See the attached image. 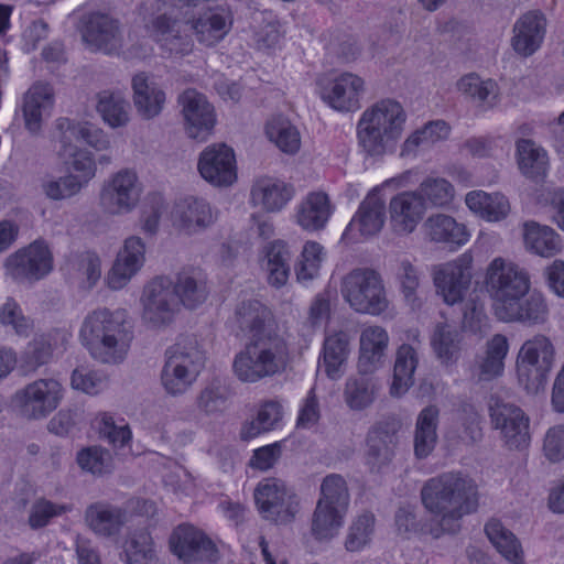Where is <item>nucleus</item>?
Here are the masks:
<instances>
[{
    "instance_id": "1",
    "label": "nucleus",
    "mask_w": 564,
    "mask_h": 564,
    "mask_svg": "<svg viewBox=\"0 0 564 564\" xmlns=\"http://www.w3.org/2000/svg\"><path fill=\"white\" fill-rule=\"evenodd\" d=\"M421 496L424 507L438 517V523L427 530L435 539L458 533L463 517L476 511L479 500L476 482L458 473H446L430 479L422 488Z\"/></svg>"
},
{
    "instance_id": "2",
    "label": "nucleus",
    "mask_w": 564,
    "mask_h": 564,
    "mask_svg": "<svg viewBox=\"0 0 564 564\" xmlns=\"http://www.w3.org/2000/svg\"><path fill=\"white\" fill-rule=\"evenodd\" d=\"M78 340L94 360L105 365L121 364L133 340L127 312L106 307L88 312L79 325Z\"/></svg>"
},
{
    "instance_id": "3",
    "label": "nucleus",
    "mask_w": 564,
    "mask_h": 564,
    "mask_svg": "<svg viewBox=\"0 0 564 564\" xmlns=\"http://www.w3.org/2000/svg\"><path fill=\"white\" fill-rule=\"evenodd\" d=\"M406 112L395 99H381L365 109L357 121L356 137L361 151L380 158L394 151L400 141Z\"/></svg>"
},
{
    "instance_id": "4",
    "label": "nucleus",
    "mask_w": 564,
    "mask_h": 564,
    "mask_svg": "<svg viewBox=\"0 0 564 564\" xmlns=\"http://www.w3.org/2000/svg\"><path fill=\"white\" fill-rule=\"evenodd\" d=\"M290 361L286 334L250 337L231 361V372L241 383H258L282 373Z\"/></svg>"
},
{
    "instance_id": "5",
    "label": "nucleus",
    "mask_w": 564,
    "mask_h": 564,
    "mask_svg": "<svg viewBox=\"0 0 564 564\" xmlns=\"http://www.w3.org/2000/svg\"><path fill=\"white\" fill-rule=\"evenodd\" d=\"M55 130L54 139L57 144V156L73 172H84L87 176H95L97 165L94 154L77 147L74 141L83 140L96 151H107L111 147L108 134L91 122L69 118H58L55 121Z\"/></svg>"
},
{
    "instance_id": "6",
    "label": "nucleus",
    "mask_w": 564,
    "mask_h": 564,
    "mask_svg": "<svg viewBox=\"0 0 564 564\" xmlns=\"http://www.w3.org/2000/svg\"><path fill=\"white\" fill-rule=\"evenodd\" d=\"M206 365V354L195 338H184L167 347L160 371L163 391L173 398L186 394Z\"/></svg>"
},
{
    "instance_id": "7",
    "label": "nucleus",
    "mask_w": 564,
    "mask_h": 564,
    "mask_svg": "<svg viewBox=\"0 0 564 564\" xmlns=\"http://www.w3.org/2000/svg\"><path fill=\"white\" fill-rule=\"evenodd\" d=\"M555 358V346L546 335L535 334L525 339L516 356L518 384L528 394L544 391L554 368Z\"/></svg>"
},
{
    "instance_id": "8",
    "label": "nucleus",
    "mask_w": 564,
    "mask_h": 564,
    "mask_svg": "<svg viewBox=\"0 0 564 564\" xmlns=\"http://www.w3.org/2000/svg\"><path fill=\"white\" fill-rule=\"evenodd\" d=\"M340 294L358 314L380 316L390 306L383 280L372 269L358 268L346 273L341 278Z\"/></svg>"
},
{
    "instance_id": "9",
    "label": "nucleus",
    "mask_w": 564,
    "mask_h": 564,
    "mask_svg": "<svg viewBox=\"0 0 564 564\" xmlns=\"http://www.w3.org/2000/svg\"><path fill=\"white\" fill-rule=\"evenodd\" d=\"M166 8V0H143L141 13L144 29L163 56H185L193 51L194 42L176 20L167 17Z\"/></svg>"
},
{
    "instance_id": "10",
    "label": "nucleus",
    "mask_w": 564,
    "mask_h": 564,
    "mask_svg": "<svg viewBox=\"0 0 564 564\" xmlns=\"http://www.w3.org/2000/svg\"><path fill=\"white\" fill-rule=\"evenodd\" d=\"M484 283L492 301L495 316L514 300L525 296L531 290L529 272L502 257H496L489 262Z\"/></svg>"
},
{
    "instance_id": "11",
    "label": "nucleus",
    "mask_w": 564,
    "mask_h": 564,
    "mask_svg": "<svg viewBox=\"0 0 564 564\" xmlns=\"http://www.w3.org/2000/svg\"><path fill=\"white\" fill-rule=\"evenodd\" d=\"M143 191L139 173L132 167H122L102 182L98 196L99 206L110 216L130 214L139 206Z\"/></svg>"
},
{
    "instance_id": "12",
    "label": "nucleus",
    "mask_w": 564,
    "mask_h": 564,
    "mask_svg": "<svg viewBox=\"0 0 564 564\" xmlns=\"http://www.w3.org/2000/svg\"><path fill=\"white\" fill-rule=\"evenodd\" d=\"M141 319L155 329L173 323L180 312L173 281L167 276H155L143 285L140 295Z\"/></svg>"
},
{
    "instance_id": "13",
    "label": "nucleus",
    "mask_w": 564,
    "mask_h": 564,
    "mask_svg": "<svg viewBox=\"0 0 564 564\" xmlns=\"http://www.w3.org/2000/svg\"><path fill=\"white\" fill-rule=\"evenodd\" d=\"M54 268V257L48 243L34 240L10 253L4 262V274L18 283H34L46 278Z\"/></svg>"
},
{
    "instance_id": "14",
    "label": "nucleus",
    "mask_w": 564,
    "mask_h": 564,
    "mask_svg": "<svg viewBox=\"0 0 564 564\" xmlns=\"http://www.w3.org/2000/svg\"><path fill=\"white\" fill-rule=\"evenodd\" d=\"M474 278V258L464 252L453 260L438 263L432 269L435 293L449 306L462 303Z\"/></svg>"
},
{
    "instance_id": "15",
    "label": "nucleus",
    "mask_w": 564,
    "mask_h": 564,
    "mask_svg": "<svg viewBox=\"0 0 564 564\" xmlns=\"http://www.w3.org/2000/svg\"><path fill=\"white\" fill-rule=\"evenodd\" d=\"M64 392V387L58 380L37 379L18 390L12 403L25 417L43 419L59 405Z\"/></svg>"
},
{
    "instance_id": "16",
    "label": "nucleus",
    "mask_w": 564,
    "mask_h": 564,
    "mask_svg": "<svg viewBox=\"0 0 564 564\" xmlns=\"http://www.w3.org/2000/svg\"><path fill=\"white\" fill-rule=\"evenodd\" d=\"M489 416L506 447L521 449L530 444V419L521 408L498 398L492 399Z\"/></svg>"
},
{
    "instance_id": "17",
    "label": "nucleus",
    "mask_w": 564,
    "mask_h": 564,
    "mask_svg": "<svg viewBox=\"0 0 564 564\" xmlns=\"http://www.w3.org/2000/svg\"><path fill=\"white\" fill-rule=\"evenodd\" d=\"M178 105L185 134L199 142L206 141L217 122L214 106L195 89L185 90L178 98Z\"/></svg>"
},
{
    "instance_id": "18",
    "label": "nucleus",
    "mask_w": 564,
    "mask_h": 564,
    "mask_svg": "<svg viewBox=\"0 0 564 564\" xmlns=\"http://www.w3.org/2000/svg\"><path fill=\"white\" fill-rule=\"evenodd\" d=\"M219 210L202 197L188 196L177 202L171 213L173 228L183 236H196L212 228Z\"/></svg>"
},
{
    "instance_id": "19",
    "label": "nucleus",
    "mask_w": 564,
    "mask_h": 564,
    "mask_svg": "<svg viewBox=\"0 0 564 564\" xmlns=\"http://www.w3.org/2000/svg\"><path fill=\"white\" fill-rule=\"evenodd\" d=\"M170 547L185 564H213L218 558L215 543L191 524L178 525L170 536Z\"/></svg>"
},
{
    "instance_id": "20",
    "label": "nucleus",
    "mask_w": 564,
    "mask_h": 564,
    "mask_svg": "<svg viewBox=\"0 0 564 564\" xmlns=\"http://www.w3.org/2000/svg\"><path fill=\"white\" fill-rule=\"evenodd\" d=\"M145 253V242L141 237H127L105 276L106 285L112 291L126 288L144 267Z\"/></svg>"
},
{
    "instance_id": "21",
    "label": "nucleus",
    "mask_w": 564,
    "mask_h": 564,
    "mask_svg": "<svg viewBox=\"0 0 564 564\" xmlns=\"http://www.w3.org/2000/svg\"><path fill=\"white\" fill-rule=\"evenodd\" d=\"M319 85L322 100L338 112L358 110L366 93L364 78L348 72L335 75L327 83Z\"/></svg>"
},
{
    "instance_id": "22",
    "label": "nucleus",
    "mask_w": 564,
    "mask_h": 564,
    "mask_svg": "<svg viewBox=\"0 0 564 564\" xmlns=\"http://www.w3.org/2000/svg\"><path fill=\"white\" fill-rule=\"evenodd\" d=\"M384 220V200L377 191H371L360 203L343 234V239L347 242H359L372 237L381 231Z\"/></svg>"
},
{
    "instance_id": "23",
    "label": "nucleus",
    "mask_w": 564,
    "mask_h": 564,
    "mask_svg": "<svg viewBox=\"0 0 564 564\" xmlns=\"http://www.w3.org/2000/svg\"><path fill=\"white\" fill-rule=\"evenodd\" d=\"M197 169L215 186H229L237 180L235 152L224 143L208 145L199 155Z\"/></svg>"
},
{
    "instance_id": "24",
    "label": "nucleus",
    "mask_w": 564,
    "mask_h": 564,
    "mask_svg": "<svg viewBox=\"0 0 564 564\" xmlns=\"http://www.w3.org/2000/svg\"><path fill=\"white\" fill-rule=\"evenodd\" d=\"M295 196V188L282 178L263 175L254 180L250 189L249 203L262 212H282Z\"/></svg>"
},
{
    "instance_id": "25",
    "label": "nucleus",
    "mask_w": 564,
    "mask_h": 564,
    "mask_svg": "<svg viewBox=\"0 0 564 564\" xmlns=\"http://www.w3.org/2000/svg\"><path fill=\"white\" fill-rule=\"evenodd\" d=\"M234 321L243 334L249 335V338L285 334L278 326L272 311L257 299L241 301L235 310Z\"/></svg>"
},
{
    "instance_id": "26",
    "label": "nucleus",
    "mask_w": 564,
    "mask_h": 564,
    "mask_svg": "<svg viewBox=\"0 0 564 564\" xmlns=\"http://www.w3.org/2000/svg\"><path fill=\"white\" fill-rule=\"evenodd\" d=\"M390 336L386 327L378 324L365 325L359 334L357 369L376 372L388 357Z\"/></svg>"
},
{
    "instance_id": "27",
    "label": "nucleus",
    "mask_w": 564,
    "mask_h": 564,
    "mask_svg": "<svg viewBox=\"0 0 564 564\" xmlns=\"http://www.w3.org/2000/svg\"><path fill=\"white\" fill-rule=\"evenodd\" d=\"M425 212V203L415 191L397 194L389 203L390 221L399 234L413 232L422 221Z\"/></svg>"
},
{
    "instance_id": "28",
    "label": "nucleus",
    "mask_w": 564,
    "mask_h": 564,
    "mask_svg": "<svg viewBox=\"0 0 564 564\" xmlns=\"http://www.w3.org/2000/svg\"><path fill=\"white\" fill-rule=\"evenodd\" d=\"M496 317L505 323L541 325L547 321L549 306L541 292L530 290L525 296L511 302Z\"/></svg>"
},
{
    "instance_id": "29",
    "label": "nucleus",
    "mask_w": 564,
    "mask_h": 564,
    "mask_svg": "<svg viewBox=\"0 0 564 564\" xmlns=\"http://www.w3.org/2000/svg\"><path fill=\"white\" fill-rule=\"evenodd\" d=\"M54 90L47 83L33 84L23 98V119L25 129L36 134L42 128L44 119L51 116L54 107Z\"/></svg>"
},
{
    "instance_id": "30",
    "label": "nucleus",
    "mask_w": 564,
    "mask_h": 564,
    "mask_svg": "<svg viewBox=\"0 0 564 564\" xmlns=\"http://www.w3.org/2000/svg\"><path fill=\"white\" fill-rule=\"evenodd\" d=\"M546 21L539 11H529L516 21L512 29L511 46L521 56L536 52L545 35Z\"/></svg>"
},
{
    "instance_id": "31",
    "label": "nucleus",
    "mask_w": 564,
    "mask_h": 564,
    "mask_svg": "<svg viewBox=\"0 0 564 564\" xmlns=\"http://www.w3.org/2000/svg\"><path fill=\"white\" fill-rule=\"evenodd\" d=\"M381 390V382L375 372L358 371L349 376L344 384L343 400L352 412H361L370 408Z\"/></svg>"
},
{
    "instance_id": "32",
    "label": "nucleus",
    "mask_w": 564,
    "mask_h": 564,
    "mask_svg": "<svg viewBox=\"0 0 564 564\" xmlns=\"http://www.w3.org/2000/svg\"><path fill=\"white\" fill-rule=\"evenodd\" d=\"M83 39L91 48L105 53H112L122 43L118 22L101 13L89 15L83 30Z\"/></svg>"
},
{
    "instance_id": "33",
    "label": "nucleus",
    "mask_w": 564,
    "mask_h": 564,
    "mask_svg": "<svg viewBox=\"0 0 564 564\" xmlns=\"http://www.w3.org/2000/svg\"><path fill=\"white\" fill-rule=\"evenodd\" d=\"M423 230L429 241L455 249L463 247L470 239V234L464 224L442 213L431 215L425 220Z\"/></svg>"
},
{
    "instance_id": "34",
    "label": "nucleus",
    "mask_w": 564,
    "mask_h": 564,
    "mask_svg": "<svg viewBox=\"0 0 564 564\" xmlns=\"http://www.w3.org/2000/svg\"><path fill=\"white\" fill-rule=\"evenodd\" d=\"M350 335L347 330L335 329L326 334L322 348V366L332 380L341 378L351 352Z\"/></svg>"
},
{
    "instance_id": "35",
    "label": "nucleus",
    "mask_w": 564,
    "mask_h": 564,
    "mask_svg": "<svg viewBox=\"0 0 564 564\" xmlns=\"http://www.w3.org/2000/svg\"><path fill=\"white\" fill-rule=\"evenodd\" d=\"M178 310L183 305L194 310L206 302L209 295L206 275L199 268H185L176 274L173 281Z\"/></svg>"
},
{
    "instance_id": "36",
    "label": "nucleus",
    "mask_w": 564,
    "mask_h": 564,
    "mask_svg": "<svg viewBox=\"0 0 564 564\" xmlns=\"http://www.w3.org/2000/svg\"><path fill=\"white\" fill-rule=\"evenodd\" d=\"M430 346L436 360L443 367L452 368L462 355L463 333L453 324L437 323L430 336Z\"/></svg>"
},
{
    "instance_id": "37",
    "label": "nucleus",
    "mask_w": 564,
    "mask_h": 564,
    "mask_svg": "<svg viewBox=\"0 0 564 564\" xmlns=\"http://www.w3.org/2000/svg\"><path fill=\"white\" fill-rule=\"evenodd\" d=\"M334 213L329 196L324 192L308 193L295 208V223L307 231L323 229Z\"/></svg>"
},
{
    "instance_id": "38",
    "label": "nucleus",
    "mask_w": 564,
    "mask_h": 564,
    "mask_svg": "<svg viewBox=\"0 0 564 564\" xmlns=\"http://www.w3.org/2000/svg\"><path fill=\"white\" fill-rule=\"evenodd\" d=\"M131 86L133 104L139 116L147 120L158 117L166 101L164 90L144 73L134 75Z\"/></svg>"
},
{
    "instance_id": "39",
    "label": "nucleus",
    "mask_w": 564,
    "mask_h": 564,
    "mask_svg": "<svg viewBox=\"0 0 564 564\" xmlns=\"http://www.w3.org/2000/svg\"><path fill=\"white\" fill-rule=\"evenodd\" d=\"M232 21V14L229 10L217 8L194 19L192 30L200 44L214 46L229 33Z\"/></svg>"
},
{
    "instance_id": "40",
    "label": "nucleus",
    "mask_w": 564,
    "mask_h": 564,
    "mask_svg": "<svg viewBox=\"0 0 564 564\" xmlns=\"http://www.w3.org/2000/svg\"><path fill=\"white\" fill-rule=\"evenodd\" d=\"M464 202L473 215L488 223L501 221L510 213V203L500 192L473 189L465 195Z\"/></svg>"
},
{
    "instance_id": "41",
    "label": "nucleus",
    "mask_w": 564,
    "mask_h": 564,
    "mask_svg": "<svg viewBox=\"0 0 564 564\" xmlns=\"http://www.w3.org/2000/svg\"><path fill=\"white\" fill-rule=\"evenodd\" d=\"M284 403L281 399L260 401L257 405L256 416L241 425L240 438L250 441L275 430L284 416Z\"/></svg>"
},
{
    "instance_id": "42",
    "label": "nucleus",
    "mask_w": 564,
    "mask_h": 564,
    "mask_svg": "<svg viewBox=\"0 0 564 564\" xmlns=\"http://www.w3.org/2000/svg\"><path fill=\"white\" fill-rule=\"evenodd\" d=\"M509 348V339L503 334H495L486 341L484 355L477 359L475 366V375L479 381H491L503 375Z\"/></svg>"
},
{
    "instance_id": "43",
    "label": "nucleus",
    "mask_w": 564,
    "mask_h": 564,
    "mask_svg": "<svg viewBox=\"0 0 564 564\" xmlns=\"http://www.w3.org/2000/svg\"><path fill=\"white\" fill-rule=\"evenodd\" d=\"M440 410L435 405L425 406L415 420L413 433L414 455L419 459L429 457L438 441Z\"/></svg>"
},
{
    "instance_id": "44",
    "label": "nucleus",
    "mask_w": 564,
    "mask_h": 564,
    "mask_svg": "<svg viewBox=\"0 0 564 564\" xmlns=\"http://www.w3.org/2000/svg\"><path fill=\"white\" fill-rule=\"evenodd\" d=\"M485 533L495 550L508 564H525V553L521 541L500 520L490 519L485 524Z\"/></svg>"
},
{
    "instance_id": "45",
    "label": "nucleus",
    "mask_w": 564,
    "mask_h": 564,
    "mask_svg": "<svg viewBox=\"0 0 564 564\" xmlns=\"http://www.w3.org/2000/svg\"><path fill=\"white\" fill-rule=\"evenodd\" d=\"M451 127L444 120H434L411 132L401 145L402 158H416L421 151L449 137Z\"/></svg>"
},
{
    "instance_id": "46",
    "label": "nucleus",
    "mask_w": 564,
    "mask_h": 564,
    "mask_svg": "<svg viewBox=\"0 0 564 564\" xmlns=\"http://www.w3.org/2000/svg\"><path fill=\"white\" fill-rule=\"evenodd\" d=\"M85 521L88 528L99 536H111L120 532L127 518L126 512L118 507L96 502L85 511Z\"/></svg>"
},
{
    "instance_id": "47",
    "label": "nucleus",
    "mask_w": 564,
    "mask_h": 564,
    "mask_svg": "<svg viewBox=\"0 0 564 564\" xmlns=\"http://www.w3.org/2000/svg\"><path fill=\"white\" fill-rule=\"evenodd\" d=\"M524 247L528 251L541 257H552L562 249L558 234L546 225L527 221L522 229Z\"/></svg>"
},
{
    "instance_id": "48",
    "label": "nucleus",
    "mask_w": 564,
    "mask_h": 564,
    "mask_svg": "<svg viewBox=\"0 0 564 564\" xmlns=\"http://www.w3.org/2000/svg\"><path fill=\"white\" fill-rule=\"evenodd\" d=\"M346 510L326 503L316 502L311 520V534L318 542H329L335 539L344 527Z\"/></svg>"
},
{
    "instance_id": "49",
    "label": "nucleus",
    "mask_w": 564,
    "mask_h": 564,
    "mask_svg": "<svg viewBox=\"0 0 564 564\" xmlns=\"http://www.w3.org/2000/svg\"><path fill=\"white\" fill-rule=\"evenodd\" d=\"M516 160L519 171L528 178L543 177L549 170L547 152L531 139L516 142Z\"/></svg>"
},
{
    "instance_id": "50",
    "label": "nucleus",
    "mask_w": 564,
    "mask_h": 564,
    "mask_svg": "<svg viewBox=\"0 0 564 564\" xmlns=\"http://www.w3.org/2000/svg\"><path fill=\"white\" fill-rule=\"evenodd\" d=\"M96 111L108 127H126L130 121V104L120 91L102 90L96 96Z\"/></svg>"
},
{
    "instance_id": "51",
    "label": "nucleus",
    "mask_w": 564,
    "mask_h": 564,
    "mask_svg": "<svg viewBox=\"0 0 564 564\" xmlns=\"http://www.w3.org/2000/svg\"><path fill=\"white\" fill-rule=\"evenodd\" d=\"M291 253L288 245L275 240L268 245L261 262L270 285L281 288L286 284L290 276Z\"/></svg>"
},
{
    "instance_id": "52",
    "label": "nucleus",
    "mask_w": 564,
    "mask_h": 564,
    "mask_svg": "<svg viewBox=\"0 0 564 564\" xmlns=\"http://www.w3.org/2000/svg\"><path fill=\"white\" fill-rule=\"evenodd\" d=\"M75 173H67L63 176H46L41 184L45 197L54 202L72 199L95 177L87 176L84 172Z\"/></svg>"
},
{
    "instance_id": "53",
    "label": "nucleus",
    "mask_w": 564,
    "mask_h": 564,
    "mask_svg": "<svg viewBox=\"0 0 564 564\" xmlns=\"http://www.w3.org/2000/svg\"><path fill=\"white\" fill-rule=\"evenodd\" d=\"M264 133L268 140L284 154L294 155L301 149L302 138L300 130L288 118H271L265 123Z\"/></svg>"
},
{
    "instance_id": "54",
    "label": "nucleus",
    "mask_w": 564,
    "mask_h": 564,
    "mask_svg": "<svg viewBox=\"0 0 564 564\" xmlns=\"http://www.w3.org/2000/svg\"><path fill=\"white\" fill-rule=\"evenodd\" d=\"M419 358L415 349L406 344L401 345L397 350L393 380L390 392L394 397L404 394L414 383V371Z\"/></svg>"
},
{
    "instance_id": "55",
    "label": "nucleus",
    "mask_w": 564,
    "mask_h": 564,
    "mask_svg": "<svg viewBox=\"0 0 564 564\" xmlns=\"http://www.w3.org/2000/svg\"><path fill=\"white\" fill-rule=\"evenodd\" d=\"M457 90L470 101L485 107L497 102L498 86L492 79H485L475 73L466 74L456 83Z\"/></svg>"
},
{
    "instance_id": "56",
    "label": "nucleus",
    "mask_w": 564,
    "mask_h": 564,
    "mask_svg": "<svg viewBox=\"0 0 564 564\" xmlns=\"http://www.w3.org/2000/svg\"><path fill=\"white\" fill-rule=\"evenodd\" d=\"M126 564H160L159 553L147 531L131 533L123 543Z\"/></svg>"
},
{
    "instance_id": "57",
    "label": "nucleus",
    "mask_w": 564,
    "mask_h": 564,
    "mask_svg": "<svg viewBox=\"0 0 564 564\" xmlns=\"http://www.w3.org/2000/svg\"><path fill=\"white\" fill-rule=\"evenodd\" d=\"M376 529L375 514L364 511L355 516L347 529L344 541L346 551L355 553L365 550L370 545Z\"/></svg>"
},
{
    "instance_id": "58",
    "label": "nucleus",
    "mask_w": 564,
    "mask_h": 564,
    "mask_svg": "<svg viewBox=\"0 0 564 564\" xmlns=\"http://www.w3.org/2000/svg\"><path fill=\"white\" fill-rule=\"evenodd\" d=\"M395 276L400 292L405 304L412 311H419L423 306V299L420 295L421 272L409 260H402L397 269Z\"/></svg>"
},
{
    "instance_id": "59",
    "label": "nucleus",
    "mask_w": 564,
    "mask_h": 564,
    "mask_svg": "<svg viewBox=\"0 0 564 564\" xmlns=\"http://www.w3.org/2000/svg\"><path fill=\"white\" fill-rule=\"evenodd\" d=\"M326 260V251L316 241H306L295 264V274L300 283L306 284L319 276Z\"/></svg>"
},
{
    "instance_id": "60",
    "label": "nucleus",
    "mask_w": 564,
    "mask_h": 564,
    "mask_svg": "<svg viewBox=\"0 0 564 564\" xmlns=\"http://www.w3.org/2000/svg\"><path fill=\"white\" fill-rule=\"evenodd\" d=\"M417 194L422 197L425 206L445 207L452 204L456 196L454 185L445 177L427 176L422 181L417 188Z\"/></svg>"
},
{
    "instance_id": "61",
    "label": "nucleus",
    "mask_w": 564,
    "mask_h": 564,
    "mask_svg": "<svg viewBox=\"0 0 564 564\" xmlns=\"http://www.w3.org/2000/svg\"><path fill=\"white\" fill-rule=\"evenodd\" d=\"M100 438L107 441L113 448L120 449L129 444L132 433L123 420L117 422L110 413H98L94 420Z\"/></svg>"
},
{
    "instance_id": "62",
    "label": "nucleus",
    "mask_w": 564,
    "mask_h": 564,
    "mask_svg": "<svg viewBox=\"0 0 564 564\" xmlns=\"http://www.w3.org/2000/svg\"><path fill=\"white\" fill-rule=\"evenodd\" d=\"M229 391L218 381L204 387L196 397V406L205 415H219L229 409Z\"/></svg>"
},
{
    "instance_id": "63",
    "label": "nucleus",
    "mask_w": 564,
    "mask_h": 564,
    "mask_svg": "<svg viewBox=\"0 0 564 564\" xmlns=\"http://www.w3.org/2000/svg\"><path fill=\"white\" fill-rule=\"evenodd\" d=\"M292 491L294 490L281 479L267 478L260 481L254 491V499L262 517L267 519V513H271L276 503Z\"/></svg>"
},
{
    "instance_id": "64",
    "label": "nucleus",
    "mask_w": 564,
    "mask_h": 564,
    "mask_svg": "<svg viewBox=\"0 0 564 564\" xmlns=\"http://www.w3.org/2000/svg\"><path fill=\"white\" fill-rule=\"evenodd\" d=\"M78 466L86 473L101 476L113 469L111 453L101 446H89L80 449L76 457Z\"/></svg>"
}]
</instances>
